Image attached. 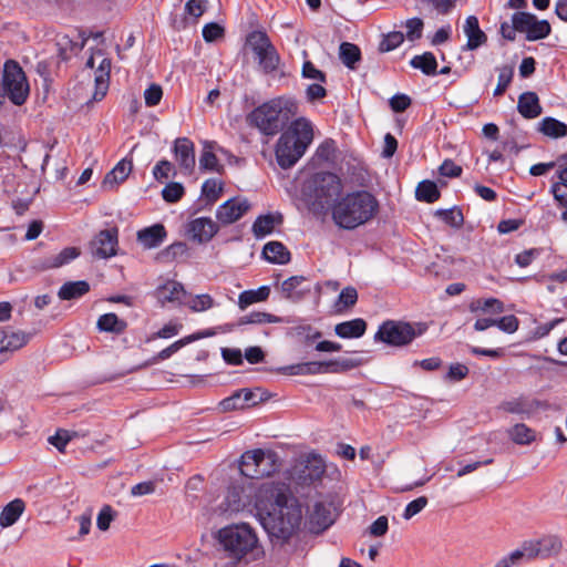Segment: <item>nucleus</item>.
<instances>
[{"label":"nucleus","mask_w":567,"mask_h":567,"mask_svg":"<svg viewBox=\"0 0 567 567\" xmlns=\"http://www.w3.org/2000/svg\"><path fill=\"white\" fill-rule=\"evenodd\" d=\"M255 508L258 520L270 537L288 540L300 527L301 507L275 487L260 492Z\"/></svg>","instance_id":"obj_1"},{"label":"nucleus","mask_w":567,"mask_h":567,"mask_svg":"<svg viewBox=\"0 0 567 567\" xmlns=\"http://www.w3.org/2000/svg\"><path fill=\"white\" fill-rule=\"evenodd\" d=\"M380 208L378 198L369 190L348 192L331 207V219L344 230H353L372 220Z\"/></svg>","instance_id":"obj_2"},{"label":"nucleus","mask_w":567,"mask_h":567,"mask_svg":"<svg viewBox=\"0 0 567 567\" xmlns=\"http://www.w3.org/2000/svg\"><path fill=\"white\" fill-rule=\"evenodd\" d=\"M297 111V104L289 97L278 96L255 107L246 117L249 126L266 136L282 131Z\"/></svg>","instance_id":"obj_3"},{"label":"nucleus","mask_w":567,"mask_h":567,"mask_svg":"<svg viewBox=\"0 0 567 567\" xmlns=\"http://www.w3.org/2000/svg\"><path fill=\"white\" fill-rule=\"evenodd\" d=\"M313 140L312 124L306 117L291 122L277 141L275 154L278 165L288 169L306 153Z\"/></svg>","instance_id":"obj_4"},{"label":"nucleus","mask_w":567,"mask_h":567,"mask_svg":"<svg viewBox=\"0 0 567 567\" xmlns=\"http://www.w3.org/2000/svg\"><path fill=\"white\" fill-rule=\"evenodd\" d=\"M342 183L338 175L330 172L313 174L303 185L302 192L313 215H324L341 197Z\"/></svg>","instance_id":"obj_5"},{"label":"nucleus","mask_w":567,"mask_h":567,"mask_svg":"<svg viewBox=\"0 0 567 567\" xmlns=\"http://www.w3.org/2000/svg\"><path fill=\"white\" fill-rule=\"evenodd\" d=\"M218 542L227 557L240 561L258 547L255 530L248 524H233L218 532Z\"/></svg>","instance_id":"obj_6"},{"label":"nucleus","mask_w":567,"mask_h":567,"mask_svg":"<svg viewBox=\"0 0 567 567\" xmlns=\"http://www.w3.org/2000/svg\"><path fill=\"white\" fill-rule=\"evenodd\" d=\"M30 93L29 83L18 62L9 60L0 68V106L9 100L14 105H22Z\"/></svg>","instance_id":"obj_7"},{"label":"nucleus","mask_w":567,"mask_h":567,"mask_svg":"<svg viewBox=\"0 0 567 567\" xmlns=\"http://www.w3.org/2000/svg\"><path fill=\"white\" fill-rule=\"evenodd\" d=\"M426 330L427 324L424 322L386 320L380 324L374 334V341L392 347H404L424 334Z\"/></svg>","instance_id":"obj_8"},{"label":"nucleus","mask_w":567,"mask_h":567,"mask_svg":"<svg viewBox=\"0 0 567 567\" xmlns=\"http://www.w3.org/2000/svg\"><path fill=\"white\" fill-rule=\"evenodd\" d=\"M280 465V458L276 452L257 449L241 455L239 470L248 478L261 480L278 472Z\"/></svg>","instance_id":"obj_9"},{"label":"nucleus","mask_w":567,"mask_h":567,"mask_svg":"<svg viewBox=\"0 0 567 567\" xmlns=\"http://www.w3.org/2000/svg\"><path fill=\"white\" fill-rule=\"evenodd\" d=\"M264 488H272V486L261 485L256 489L252 485H233L227 491L221 508L230 514L245 511L256 513L255 502Z\"/></svg>","instance_id":"obj_10"},{"label":"nucleus","mask_w":567,"mask_h":567,"mask_svg":"<svg viewBox=\"0 0 567 567\" xmlns=\"http://www.w3.org/2000/svg\"><path fill=\"white\" fill-rule=\"evenodd\" d=\"M248 42L262 71L267 74L276 72L280 55L269 37L262 31H254L248 35Z\"/></svg>","instance_id":"obj_11"},{"label":"nucleus","mask_w":567,"mask_h":567,"mask_svg":"<svg viewBox=\"0 0 567 567\" xmlns=\"http://www.w3.org/2000/svg\"><path fill=\"white\" fill-rule=\"evenodd\" d=\"M518 32L525 33L527 41H537L547 38L551 27L547 20H538L533 13L518 11L512 16Z\"/></svg>","instance_id":"obj_12"},{"label":"nucleus","mask_w":567,"mask_h":567,"mask_svg":"<svg viewBox=\"0 0 567 567\" xmlns=\"http://www.w3.org/2000/svg\"><path fill=\"white\" fill-rule=\"evenodd\" d=\"M337 512L331 502H316L309 512L308 526L313 534L327 530L336 520Z\"/></svg>","instance_id":"obj_13"},{"label":"nucleus","mask_w":567,"mask_h":567,"mask_svg":"<svg viewBox=\"0 0 567 567\" xmlns=\"http://www.w3.org/2000/svg\"><path fill=\"white\" fill-rule=\"evenodd\" d=\"M250 208V204L246 198H230L219 205L216 210V218L223 225H230L240 219Z\"/></svg>","instance_id":"obj_14"},{"label":"nucleus","mask_w":567,"mask_h":567,"mask_svg":"<svg viewBox=\"0 0 567 567\" xmlns=\"http://www.w3.org/2000/svg\"><path fill=\"white\" fill-rule=\"evenodd\" d=\"M117 244V229H104L91 241V250L99 258H110L116 255Z\"/></svg>","instance_id":"obj_15"},{"label":"nucleus","mask_w":567,"mask_h":567,"mask_svg":"<svg viewBox=\"0 0 567 567\" xmlns=\"http://www.w3.org/2000/svg\"><path fill=\"white\" fill-rule=\"evenodd\" d=\"M173 152L183 173L192 174L195 167L194 143L187 137H178L174 142Z\"/></svg>","instance_id":"obj_16"},{"label":"nucleus","mask_w":567,"mask_h":567,"mask_svg":"<svg viewBox=\"0 0 567 567\" xmlns=\"http://www.w3.org/2000/svg\"><path fill=\"white\" fill-rule=\"evenodd\" d=\"M218 225L210 217H198L188 223L187 233L198 243H208L218 231Z\"/></svg>","instance_id":"obj_17"},{"label":"nucleus","mask_w":567,"mask_h":567,"mask_svg":"<svg viewBox=\"0 0 567 567\" xmlns=\"http://www.w3.org/2000/svg\"><path fill=\"white\" fill-rule=\"evenodd\" d=\"M186 295L184 286L175 280H168L158 286L155 290V297L162 306L167 302L178 305L185 303L184 298Z\"/></svg>","instance_id":"obj_18"},{"label":"nucleus","mask_w":567,"mask_h":567,"mask_svg":"<svg viewBox=\"0 0 567 567\" xmlns=\"http://www.w3.org/2000/svg\"><path fill=\"white\" fill-rule=\"evenodd\" d=\"M545 406V403L536 400L530 399L527 396H518L514 398L507 401H504L501 404V409L504 410L507 413L513 414H520V415H532L535 411L538 409H542Z\"/></svg>","instance_id":"obj_19"},{"label":"nucleus","mask_w":567,"mask_h":567,"mask_svg":"<svg viewBox=\"0 0 567 567\" xmlns=\"http://www.w3.org/2000/svg\"><path fill=\"white\" fill-rule=\"evenodd\" d=\"M167 237V231L162 224H154L137 231V241L145 249L161 246Z\"/></svg>","instance_id":"obj_20"},{"label":"nucleus","mask_w":567,"mask_h":567,"mask_svg":"<svg viewBox=\"0 0 567 567\" xmlns=\"http://www.w3.org/2000/svg\"><path fill=\"white\" fill-rule=\"evenodd\" d=\"M282 215L280 213H268L260 215L252 224L251 231L257 239L270 235L277 225L282 224Z\"/></svg>","instance_id":"obj_21"},{"label":"nucleus","mask_w":567,"mask_h":567,"mask_svg":"<svg viewBox=\"0 0 567 567\" xmlns=\"http://www.w3.org/2000/svg\"><path fill=\"white\" fill-rule=\"evenodd\" d=\"M463 29L467 37V50H476L487 41V37L480 28L478 19L475 16L466 18Z\"/></svg>","instance_id":"obj_22"},{"label":"nucleus","mask_w":567,"mask_h":567,"mask_svg":"<svg viewBox=\"0 0 567 567\" xmlns=\"http://www.w3.org/2000/svg\"><path fill=\"white\" fill-rule=\"evenodd\" d=\"M517 110L523 117L528 120L539 116L543 112L537 94L530 91L519 95Z\"/></svg>","instance_id":"obj_23"},{"label":"nucleus","mask_w":567,"mask_h":567,"mask_svg":"<svg viewBox=\"0 0 567 567\" xmlns=\"http://www.w3.org/2000/svg\"><path fill=\"white\" fill-rule=\"evenodd\" d=\"M367 322L361 318L343 321L334 327V333L342 339H358L365 333Z\"/></svg>","instance_id":"obj_24"},{"label":"nucleus","mask_w":567,"mask_h":567,"mask_svg":"<svg viewBox=\"0 0 567 567\" xmlns=\"http://www.w3.org/2000/svg\"><path fill=\"white\" fill-rule=\"evenodd\" d=\"M305 281L303 276H292L281 284V291L287 299L295 302L300 301L310 292V288L302 287Z\"/></svg>","instance_id":"obj_25"},{"label":"nucleus","mask_w":567,"mask_h":567,"mask_svg":"<svg viewBox=\"0 0 567 567\" xmlns=\"http://www.w3.org/2000/svg\"><path fill=\"white\" fill-rule=\"evenodd\" d=\"M264 258L277 265H286L290 261V252L280 241H269L262 248Z\"/></svg>","instance_id":"obj_26"},{"label":"nucleus","mask_w":567,"mask_h":567,"mask_svg":"<svg viewBox=\"0 0 567 567\" xmlns=\"http://www.w3.org/2000/svg\"><path fill=\"white\" fill-rule=\"evenodd\" d=\"M537 550L532 545H522L520 548L512 551L507 557L502 558L495 567H514L533 559Z\"/></svg>","instance_id":"obj_27"},{"label":"nucleus","mask_w":567,"mask_h":567,"mask_svg":"<svg viewBox=\"0 0 567 567\" xmlns=\"http://www.w3.org/2000/svg\"><path fill=\"white\" fill-rule=\"evenodd\" d=\"M90 291V284L85 280L68 281L61 286L58 297L61 300H73L83 297Z\"/></svg>","instance_id":"obj_28"},{"label":"nucleus","mask_w":567,"mask_h":567,"mask_svg":"<svg viewBox=\"0 0 567 567\" xmlns=\"http://www.w3.org/2000/svg\"><path fill=\"white\" fill-rule=\"evenodd\" d=\"M24 502L20 498H16L7 504L0 514V526H12L24 512Z\"/></svg>","instance_id":"obj_29"},{"label":"nucleus","mask_w":567,"mask_h":567,"mask_svg":"<svg viewBox=\"0 0 567 567\" xmlns=\"http://www.w3.org/2000/svg\"><path fill=\"white\" fill-rule=\"evenodd\" d=\"M28 341V337L22 332H12L0 337V357L8 359V353L22 348Z\"/></svg>","instance_id":"obj_30"},{"label":"nucleus","mask_w":567,"mask_h":567,"mask_svg":"<svg viewBox=\"0 0 567 567\" xmlns=\"http://www.w3.org/2000/svg\"><path fill=\"white\" fill-rule=\"evenodd\" d=\"M538 131L550 138H561L567 136V124L547 116L539 122Z\"/></svg>","instance_id":"obj_31"},{"label":"nucleus","mask_w":567,"mask_h":567,"mask_svg":"<svg viewBox=\"0 0 567 567\" xmlns=\"http://www.w3.org/2000/svg\"><path fill=\"white\" fill-rule=\"evenodd\" d=\"M291 323L295 322L292 319H285L281 317H277L275 315L262 312V311H252L247 316H244L239 319V324H262V323Z\"/></svg>","instance_id":"obj_32"},{"label":"nucleus","mask_w":567,"mask_h":567,"mask_svg":"<svg viewBox=\"0 0 567 567\" xmlns=\"http://www.w3.org/2000/svg\"><path fill=\"white\" fill-rule=\"evenodd\" d=\"M288 336L297 338L305 343H311L322 337V333L309 323L300 321L288 330Z\"/></svg>","instance_id":"obj_33"},{"label":"nucleus","mask_w":567,"mask_h":567,"mask_svg":"<svg viewBox=\"0 0 567 567\" xmlns=\"http://www.w3.org/2000/svg\"><path fill=\"white\" fill-rule=\"evenodd\" d=\"M100 331L120 334L125 331L127 324L124 320L120 319L115 313H104L96 322Z\"/></svg>","instance_id":"obj_34"},{"label":"nucleus","mask_w":567,"mask_h":567,"mask_svg":"<svg viewBox=\"0 0 567 567\" xmlns=\"http://www.w3.org/2000/svg\"><path fill=\"white\" fill-rule=\"evenodd\" d=\"M410 65L414 69L421 70V72L425 75H435L437 73V62L436 58L432 52H424L420 55H414Z\"/></svg>","instance_id":"obj_35"},{"label":"nucleus","mask_w":567,"mask_h":567,"mask_svg":"<svg viewBox=\"0 0 567 567\" xmlns=\"http://www.w3.org/2000/svg\"><path fill=\"white\" fill-rule=\"evenodd\" d=\"M339 58L347 68L354 70L361 60V51L357 44L342 42L339 47Z\"/></svg>","instance_id":"obj_36"},{"label":"nucleus","mask_w":567,"mask_h":567,"mask_svg":"<svg viewBox=\"0 0 567 567\" xmlns=\"http://www.w3.org/2000/svg\"><path fill=\"white\" fill-rule=\"evenodd\" d=\"M270 288L268 286H261L255 290H245L238 297V306L240 309H246L248 306L265 301L268 299Z\"/></svg>","instance_id":"obj_37"},{"label":"nucleus","mask_w":567,"mask_h":567,"mask_svg":"<svg viewBox=\"0 0 567 567\" xmlns=\"http://www.w3.org/2000/svg\"><path fill=\"white\" fill-rule=\"evenodd\" d=\"M508 436L518 445H528L536 440V433L524 423H518L508 430Z\"/></svg>","instance_id":"obj_38"},{"label":"nucleus","mask_w":567,"mask_h":567,"mask_svg":"<svg viewBox=\"0 0 567 567\" xmlns=\"http://www.w3.org/2000/svg\"><path fill=\"white\" fill-rule=\"evenodd\" d=\"M472 312L499 315L504 312V302L497 298L477 299L470 305Z\"/></svg>","instance_id":"obj_39"},{"label":"nucleus","mask_w":567,"mask_h":567,"mask_svg":"<svg viewBox=\"0 0 567 567\" xmlns=\"http://www.w3.org/2000/svg\"><path fill=\"white\" fill-rule=\"evenodd\" d=\"M133 168L132 159L123 158L115 167L106 174L104 178V186L107 184L124 182Z\"/></svg>","instance_id":"obj_40"},{"label":"nucleus","mask_w":567,"mask_h":567,"mask_svg":"<svg viewBox=\"0 0 567 567\" xmlns=\"http://www.w3.org/2000/svg\"><path fill=\"white\" fill-rule=\"evenodd\" d=\"M80 250L75 247H66L62 249L59 254L52 255L45 259V267L47 268H59L62 267L72 260H74L76 257H79Z\"/></svg>","instance_id":"obj_41"},{"label":"nucleus","mask_w":567,"mask_h":567,"mask_svg":"<svg viewBox=\"0 0 567 567\" xmlns=\"http://www.w3.org/2000/svg\"><path fill=\"white\" fill-rule=\"evenodd\" d=\"M523 545H532L537 550L533 555V559L537 556L547 557L553 553H557L560 547V543L556 537H546L537 542H525Z\"/></svg>","instance_id":"obj_42"},{"label":"nucleus","mask_w":567,"mask_h":567,"mask_svg":"<svg viewBox=\"0 0 567 567\" xmlns=\"http://www.w3.org/2000/svg\"><path fill=\"white\" fill-rule=\"evenodd\" d=\"M326 373H343L360 365L359 359L338 358L324 361Z\"/></svg>","instance_id":"obj_43"},{"label":"nucleus","mask_w":567,"mask_h":567,"mask_svg":"<svg viewBox=\"0 0 567 567\" xmlns=\"http://www.w3.org/2000/svg\"><path fill=\"white\" fill-rule=\"evenodd\" d=\"M292 375H313L326 373L324 361H311L287 368Z\"/></svg>","instance_id":"obj_44"},{"label":"nucleus","mask_w":567,"mask_h":567,"mask_svg":"<svg viewBox=\"0 0 567 567\" xmlns=\"http://www.w3.org/2000/svg\"><path fill=\"white\" fill-rule=\"evenodd\" d=\"M192 339L193 338H185L184 337V338L173 342L171 346H168L167 348L163 349L157 354H155L152 359H150L144 365L145 367L152 365V364H155V363H157L159 361H164V360L169 359L173 354L178 352L183 347H185L188 343H190Z\"/></svg>","instance_id":"obj_45"},{"label":"nucleus","mask_w":567,"mask_h":567,"mask_svg":"<svg viewBox=\"0 0 567 567\" xmlns=\"http://www.w3.org/2000/svg\"><path fill=\"white\" fill-rule=\"evenodd\" d=\"M415 196L419 200L434 203L440 198V190L434 182L423 181L417 185Z\"/></svg>","instance_id":"obj_46"},{"label":"nucleus","mask_w":567,"mask_h":567,"mask_svg":"<svg viewBox=\"0 0 567 567\" xmlns=\"http://www.w3.org/2000/svg\"><path fill=\"white\" fill-rule=\"evenodd\" d=\"M435 216H437L442 221L454 228L462 227L464 223L463 213L456 206L449 209H439L435 212Z\"/></svg>","instance_id":"obj_47"},{"label":"nucleus","mask_w":567,"mask_h":567,"mask_svg":"<svg viewBox=\"0 0 567 567\" xmlns=\"http://www.w3.org/2000/svg\"><path fill=\"white\" fill-rule=\"evenodd\" d=\"M187 252V245L182 241L174 243L166 247L164 250H162L158 254V259L171 262L174 261L183 256H185Z\"/></svg>","instance_id":"obj_48"},{"label":"nucleus","mask_w":567,"mask_h":567,"mask_svg":"<svg viewBox=\"0 0 567 567\" xmlns=\"http://www.w3.org/2000/svg\"><path fill=\"white\" fill-rule=\"evenodd\" d=\"M358 301V291L353 287H346L341 290L336 307L338 311L354 306Z\"/></svg>","instance_id":"obj_49"},{"label":"nucleus","mask_w":567,"mask_h":567,"mask_svg":"<svg viewBox=\"0 0 567 567\" xmlns=\"http://www.w3.org/2000/svg\"><path fill=\"white\" fill-rule=\"evenodd\" d=\"M193 312L206 311L215 306L213 297L208 293L197 295L185 302Z\"/></svg>","instance_id":"obj_50"},{"label":"nucleus","mask_w":567,"mask_h":567,"mask_svg":"<svg viewBox=\"0 0 567 567\" xmlns=\"http://www.w3.org/2000/svg\"><path fill=\"white\" fill-rule=\"evenodd\" d=\"M223 192V184L215 178H209L202 186V194L209 203H215Z\"/></svg>","instance_id":"obj_51"},{"label":"nucleus","mask_w":567,"mask_h":567,"mask_svg":"<svg viewBox=\"0 0 567 567\" xmlns=\"http://www.w3.org/2000/svg\"><path fill=\"white\" fill-rule=\"evenodd\" d=\"M109 90L107 70L99 68L95 75V91L93 93L94 101H101Z\"/></svg>","instance_id":"obj_52"},{"label":"nucleus","mask_w":567,"mask_h":567,"mask_svg":"<svg viewBox=\"0 0 567 567\" xmlns=\"http://www.w3.org/2000/svg\"><path fill=\"white\" fill-rule=\"evenodd\" d=\"M153 176L156 181L162 182L163 179H167L169 177L176 176V171L174 165L167 159H161L153 167Z\"/></svg>","instance_id":"obj_53"},{"label":"nucleus","mask_w":567,"mask_h":567,"mask_svg":"<svg viewBox=\"0 0 567 567\" xmlns=\"http://www.w3.org/2000/svg\"><path fill=\"white\" fill-rule=\"evenodd\" d=\"M514 70L512 66H503L499 69L498 82L494 90V96H501L512 82Z\"/></svg>","instance_id":"obj_54"},{"label":"nucleus","mask_w":567,"mask_h":567,"mask_svg":"<svg viewBox=\"0 0 567 567\" xmlns=\"http://www.w3.org/2000/svg\"><path fill=\"white\" fill-rule=\"evenodd\" d=\"M184 186L181 183L171 182L162 190L163 199L167 203H176L184 195Z\"/></svg>","instance_id":"obj_55"},{"label":"nucleus","mask_w":567,"mask_h":567,"mask_svg":"<svg viewBox=\"0 0 567 567\" xmlns=\"http://www.w3.org/2000/svg\"><path fill=\"white\" fill-rule=\"evenodd\" d=\"M404 34L399 31L388 33L380 42V51L389 52L402 44Z\"/></svg>","instance_id":"obj_56"},{"label":"nucleus","mask_w":567,"mask_h":567,"mask_svg":"<svg viewBox=\"0 0 567 567\" xmlns=\"http://www.w3.org/2000/svg\"><path fill=\"white\" fill-rule=\"evenodd\" d=\"M424 23L420 18H412L405 22L406 39L411 42L419 40L422 37Z\"/></svg>","instance_id":"obj_57"},{"label":"nucleus","mask_w":567,"mask_h":567,"mask_svg":"<svg viewBox=\"0 0 567 567\" xmlns=\"http://www.w3.org/2000/svg\"><path fill=\"white\" fill-rule=\"evenodd\" d=\"M219 406L223 411H233L245 409L243 393L240 390L235 391L230 396L220 401Z\"/></svg>","instance_id":"obj_58"},{"label":"nucleus","mask_w":567,"mask_h":567,"mask_svg":"<svg viewBox=\"0 0 567 567\" xmlns=\"http://www.w3.org/2000/svg\"><path fill=\"white\" fill-rule=\"evenodd\" d=\"M429 501L425 496H420L412 502H410L403 512V518L404 519H411L413 516L417 515L420 512H422L425 506L427 505Z\"/></svg>","instance_id":"obj_59"},{"label":"nucleus","mask_w":567,"mask_h":567,"mask_svg":"<svg viewBox=\"0 0 567 567\" xmlns=\"http://www.w3.org/2000/svg\"><path fill=\"white\" fill-rule=\"evenodd\" d=\"M163 97V90L158 84H151L144 91L145 104L150 107L156 106Z\"/></svg>","instance_id":"obj_60"},{"label":"nucleus","mask_w":567,"mask_h":567,"mask_svg":"<svg viewBox=\"0 0 567 567\" xmlns=\"http://www.w3.org/2000/svg\"><path fill=\"white\" fill-rule=\"evenodd\" d=\"M499 330L506 333H514L517 331L519 321L514 315L496 318V324Z\"/></svg>","instance_id":"obj_61"},{"label":"nucleus","mask_w":567,"mask_h":567,"mask_svg":"<svg viewBox=\"0 0 567 567\" xmlns=\"http://www.w3.org/2000/svg\"><path fill=\"white\" fill-rule=\"evenodd\" d=\"M114 519V512L110 505H104L96 518V526L100 530H107L111 522Z\"/></svg>","instance_id":"obj_62"},{"label":"nucleus","mask_w":567,"mask_h":567,"mask_svg":"<svg viewBox=\"0 0 567 567\" xmlns=\"http://www.w3.org/2000/svg\"><path fill=\"white\" fill-rule=\"evenodd\" d=\"M202 33L206 42H213L223 37L224 28L216 22H210L204 25Z\"/></svg>","instance_id":"obj_63"},{"label":"nucleus","mask_w":567,"mask_h":567,"mask_svg":"<svg viewBox=\"0 0 567 567\" xmlns=\"http://www.w3.org/2000/svg\"><path fill=\"white\" fill-rule=\"evenodd\" d=\"M550 193L560 207L567 208V184L557 182L553 183L550 186Z\"/></svg>","instance_id":"obj_64"}]
</instances>
